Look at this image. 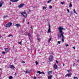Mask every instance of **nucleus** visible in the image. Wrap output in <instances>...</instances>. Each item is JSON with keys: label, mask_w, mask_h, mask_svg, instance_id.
Instances as JSON below:
<instances>
[{"label": "nucleus", "mask_w": 79, "mask_h": 79, "mask_svg": "<svg viewBox=\"0 0 79 79\" xmlns=\"http://www.w3.org/2000/svg\"><path fill=\"white\" fill-rule=\"evenodd\" d=\"M73 66H74V64H73Z\"/></svg>", "instance_id": "obj_52"}, {"label": "nucleus", "mask_w": 79, "mask_h": 79, "mask_svg": "<svg viewBox=\"0 0 79 79\" xmlns=\"http://www.w3.org/2000/svg\"><path fill=\"white\" fill-rule=\"evenodd\" d=\"M29 37V40H32V37L31 36V37Z\"/></svg>", "instance_id": "obj_21"}, {"label": "nucleus", "mask_w": 79, "mask_h": 79, "mask_svg": "<svg viewBox=\"0 0 79 79\" xmlns=\"http://www.w3.org/2000/svg\"><path fill=\"white\" fill-rule=\"evenodd\" d=\"M21 14L22 15H23L24 17H26V16H27V14L25 12H22L21 13Z\"/></svg>", "instance_id": "obj_3"}, {"label": "nucleus", "mask_w": 79, "mask_h": 79, "mask_svg": "<svg viewBox=\"0 0 79 79\" xmlns=\"http://www.w3.org/2000/svg\"><path fill=\"white\" fill-rule=\"evenodd\" d=\"M67 71L68 73H69L71 71V70H68Z\"/></svg>", "instance_id": "obj_35"}, {"label": "nucleus", "mask_w": 79, "mask_h": 79, "mask_svg": "<svg viewBox=\"0 0 79 79\" xmlns=\"http://www.w3.org/2000/svg\"><path fill=\"white\" fill-rule=\"evenodd\" d=\"M28 24H29V23L28 22Z\"/></svg>", "instance_id": "obj_50"}, {"label": "nucleus", "mask_w": 79, "mask_h": 79, "mask_svg": "<svg viewBox=\"0 0 79 79\" xmlns=\"http://www.w3.org/2000/svg\"><path fill=\"white\" fill-rule=\"evenodd\" d=\"M22 63H25V62L24 61H22Z\"/></svg>", "instance_id": "obj_37"}, {"label": "nucleus", "mask_w": 79, "mask_h": 79, "mask_svg": "<svg viewBox=\"0 0 79 79\" xmlns=\"http://www.w3.org/2000/svg\"><path fill=\"white\" fill-rule=\"evenodd\" d=\"M10 5H11V2H10Z\"/></svg>", "instance_id": "obj_47"}, {"label": "nucleus", "mask_w": 79, "mask_h": 79, "mask_svg": "<svg viewBox=\"0 0 79 79\" xmlns=\"http://www.w3.org/2000/svg\"><path fill=\"white\" fill-rule=\"evenodd\" d=\"M18 44H22V42H18Z\"/></svg>", "instance_id": "obj_38"}, {"label": "nucleus", "mask_w": 79, "mask_h": 79, "mask_svg": "<svg viewBox=\"0 0 79 79\" xmlns=\"http://www.w3.org/2000/svg\"><path fill=\"white\" fill-rule=\"evenodd\" d=\"M1 37H2V36L1 35H0V39L1 38Z\"/></svg>", "instance_id": "obj_49"}, {"label": "nucleus", "mask_w": 79, "mask_h": 79, "mask_svg": "<svg viewBox=\"0 0 79 79\" xmlns=\"http://www.w3.org/2000/svg\"><path fill=\"white\" fill-rule=\"evenodd\" d=\"M70 16H72V15H73V14H70Z\"/></svg>", "instance_id": "obj_43"}, {"label": "nucleus", "mask_w": 79, "mask_h": 79, "mask_svg": "<svg viewBox=\"0 0 79 79\" xmlns=\"http://www.w3.org/2000/svg\"><path fill=\"white\" fill-rule=\"evenodd\" d=\"M40 39H41V38H37V40L39 41V42H40Z\"/></svg>", "instance_id": "obj_22"}, {"label": "nucleus", "mask_w": 79, "mask_h": 79, "mask_svg": "<svg viewBox=\"0 0 79 79\" xmlns=\"http://www.w3.org/2000/svg\"><path fill=\"white\" fill-rule=\"evenodd\" d=\"M18 0H10V2H18Z\"/></svg>", "instance_id": "obj_13"}, {"label": "nucleus", "mask_w": 79, "mask_h": 79, "mask_svg": "<svg viewBox=\"0 0 79 79\" xmlns=\"http://www.w3.org/2000/svg\"><path fill=\"white\" fill-rule=\"evenodd\" d=\"M65 46H66V47H68L69 45H68V44H65Z\"/></svg>", "instance_id": "obj_40"}, {"label": "nucleus", "mask_w": 79, "mask_h": 79, "mask_svg": "<svg viewBox=\"0 0 79 79\" xmlns=\"http://www.w3.org/2000/svg\"><path fill=\"white\" fill-rule=\"evenodd\" d=\"M37 73H39V74H41V72L40 71H38L37 72Z\"/></svg>", "instance_id": "obj_23"}, {"label": "nucleus", "mask_w": 79, "mask_h": 79, "mask_svg": "<svg viewBox=\"0 0 79 79\" xmlns=\"http://www.w3.org/2000/svg\"><path fill=\"white\" fill-rule=\"evenodd\" d=\"M8 16L7 15H6L5 16H4L3 17V18H6V17H8Z\"/></svg>", "instance_id": "obj_27"}, {"label": "nucleus", "mask_w": 79, "mask_h": 79, "mask_svg": "<svg viewBox=\"0 0 79 79\" xmlns=\"http://www.w3.org/2000/svg\"><path fill=\"white\" fill-rule=\"evenodd\" d=\"M60 43H61V41H58V44H60Z\"/></svg>", "instance_id": "obj_32"}, {"label": "nucleus", "mask_w": 79, "mask_h": 79, "mask_svg": "<svg viewBox=\"0 0 79 79\" xmlns=\"http://www.w3.org/2000/svg\"><path fill=\"white\" fill-rule=\"evenodd\" d=\"M73 11L74 13H75V14H77V12H76V10H75V9L73 10Z\"/></svg>", "instance_id": "obj_24"}, {"label": "nucleus", "mask_w": 79, "mask_h": 79, "mask_svg": "<svg viewBox=\"0 0 79 79\" xmlns=\"http://www.w3.org/2000/svg\"><path fill=\"white\" fill-rule=\"evenodd\" d=\"M4 2L2 1L0 2V8L2 6V5H3Z\"/></svg>", "instance_id": "obj_7"}, {"label": "nucleus", "mask_w": 79, "mask_h": 79, "mask_svg": "<svg viewBox=\"0 0 79 79\" xmlns=\"http://www.w3.org/2000/svg\"><path fill=\"white\" fill-rule=\"evenodd\" d=\"M34 79H36V77H34Z\"/></svg>", "instance_id": "obj_45"}, {"label": "nucleus", "mask_w": 79, "mask_h": 79, "mask_svg": "<svg viewBox=\"0 0 79 79\" xmlns=\"http://www.w3.org/2000/svg\"><path fill=\"white\" fill-rule=\"evenodd\" d=\"M52 40V37H51L49 40V42Z\"/></svg>", "instance_id": "obj_30"}, {"label": "nucleus", "mask_w": 79, "mask_h": 79, "mask_svg": "<svg viewBox=\"0 0 79 79\" xmlns=\"http://www.w3.org/2000/svg\"><path fill=\"white\" fill-rule=\"evenodd\" d=\"M74 79H78V78H77V77H74Z\"/></svg>", "instance_id": "obj_31"}, {"label": "nucleus", "mask_w": 79, "mask_h": 79, "mask_svg": "<svg viewBox=\"0 0 79 79\" xmlns=\"http://www.w3.org/2000/svg\"><path fill=\"white\" fill-rule=\"evenodd\" d=\"M62 36V40L63 42H64V36L63 35V33H62V34H61V37Z\"/></svg>", "instance_id": "obj_6"}, {"label": "nucleus", "mask_w": 79, "mask_h": 79, "mask_svg": "<svg viewBox=\"0 0 79 79\" xmlns=\"http://www.w3.org/2000/svg\"><path fill=\"white\" fill-rule=\"evenodd\" d=\"M27 35H28L29 37H31V33H28V34Z\"/></svg>", "instance_id": "obj_18"}, {"label": "nucleus", "mask_w": 79, "mask_h": 79, "mask_svg": "<svg viewBox=\"0 0 79 79\" xmlns=\"http://www.w3.org/2000/svg\"><path fill=\"white\" fill-rule=\"evenodd\" d=\"M49 8L50 9H52V8H53V7H52V6H49Z\"/></svg>", "instance_id": "obj_26"}, {"label": "nucleus", "mask_w": 79, "mask_h": 79, "mask_svg": "<svg viewBox=\"0 0 79 79\" xmlns=\"http://www.w3.org/2000/svg\"><path fill=\"white\" fill-rule=\"evenodd\" d=\"M61 4H62V5H63V4H64V2H61Z\"/></svg>", "instance_id": "obj_34"}, {"label": "nucleus", "mask_w": 79, "mask_h": 79, "mask_svg": "<svg viewBox=\"0 0 79 79\" xmlns=\"http://www.w3.org/2000/svg\"><path fill=\"white\" fill-rule=\"evenodd\" d=\"M58 29L59 31V32L58 33V39H60L61 38V34H62V33H63V35L64 34V33L62 31L63 29H64V30H65V29L60 27H59Z\"/></svg>", "instance_id": "obj_1"}, {"label": "nucleus", "mask_w": 79, "mask_h": 79, "mask_svg": "<svg viewBox=\"0 0 79 79\" xmlns=\"http://www.w3.org/2000/svg\"><path fill=\"white\" fill-rule=\"evenodd\" d=\"M30 72L31 71L29 70H27L26 71H25V73H27V74H29Z\"/></svg>", "instance_id": "obj_11"}, {"label": "nucleus", "mask_w": 79, "mask_h": 79, "mask_svg": "<svg viewBox=\"0 0 79 79\" xmlns=\"http://www.w3.org/2000/svg\"><path fill=\"white\" fill-rule=\"evenodd\" d=\"M72 75V73H70L69 74H67L66 75H65V77H69V76H71Z\"/></svg>", "instance_id": "obj_9"}, {"label": "nucleus", "mask_w": 79, "mask_h": 79, "mask_svg": "<svg viewBox=\"0 0 79 79\" xmlns=\"http://www.w3.org/2000/svg\"><path fill=\"white\" fill-rule=\"evenodd\" d=\"M56 62L57 64V63H58V60H56Z\"/></svg>", "instance_id": "obj_41"}, {"label": "nucleus", "mask_w": 79, "mask_h": 79, "mask_svg": "<svg viewBox=\"0 0 79 79\" xmlns=\"http://www.w3.org/2000/svg\"><path fill=\"white\" fill-rule=\"evenodd\" d=\"M10 68L13 69L15 68V67L13 66V65H10Z\"/></svg>", "instance_id": "obj_16"}, {"label": "nucleus", "mask_w": 79, "mask_h": 79, "mask_svg": "<svg viewBox=\"0 0 79 79\" xmlns=\"http://www.w3.org/2000/svg\"><path fill=\"white\" fill-rule=\"evenodd\" d=\"M49 61H52V60H53V56H51L49 57Z\"/></svg>", "instance_id": "obj_4"}, {"label": "nucleus", "mask_w": 79, "mask_h": 79, "mask_svg": "<svg viewBox=\"0 0 79 79\" xmlns=\"http://www.w3.org/2000/svg\"><path fill=\"white\" fill-rule=\"evenodd\" d=\"M9 79H12V78H13V77L12 76H10L9 77Z\"/></svg>", "instance_id": "obj_19"}, {"label": "nucleus", "mask_w": 79, "mask_h": 79, "mask_svg": "<svg viewBox=\"0 0 79 79\" xmlns=\"http://www.w3.org/2000/svg\"><path fill=\"white\" fill-rule=\"evenodd\" d=\"M35 63H36V65H37L38 64V62L37 61H36Z\"/></svg>", "instance_id": "obj_29"}, {"label": "nucleus", "mask_w": 79, "mask_h": 79, "mask_svg": "<svg viewBox=\"0 0 79 79\" xmlns=\"http://www.w3.org/2000/svg\"><path fill=\"white\" fill-rule=\"evenodd\" d=\"M5 51H6V52H8L9 51V49H8V48H5Z\"/></svg>", "instance_id": "obj_12"}, {"label": "nucleus", "mask_w": 79, "mask_h": 79, "mask_svg": "<svg viewBox=\"0 0 79 79\" xmlns=\"http://www.w3.org/2000/svg\"><path fill=\"white\" fill-rule=\"evenodd\" d=\"M31 29H32L33 28H32V27H31Z\"/></svg>", "instance_id": "obj_48"}, {"label": "nucleus", "mask_w": 79, "mask_h": 79, "mask_svg": "<svg viewBox=\"0 0 79 79\" xmlns=\"http://www.w3.org/2000/svg\"><path fill=\"white\" fill-rule=\"evenodd\" d=\"M15 26H16V27H19V26H20V24H19V23H18L17 24H16L15 25Z\"/></svg>", "instance_id": "obj_14"}, {"label": "nucleus", "mask_w": 79, "mask_h": 79, "mask_svg": "<svg viewBox=\"0 0 79 79\" xmlns=\"http://www.w3.org/2000/svg\"><path fill=\"white\" fill-rule=\"evenodd\" d=\"M73 48L74 49H75V47H73Z\"/></svg>", "instance_id": "obj_46"}, {"label": "nucleus", "mask_w": 79, "mask_h": 79, "mask_svg": "<svg viewBox=\"0 0 79 79\" xmlns=\"http://www.w3.org/2000/svg\"><path fill=\"white\" fill-rule=\"evenodd\" d=\"M11 36H12V35H10L9 37H11Z\"/></svg>", "instance_id": "obj_39"}, {"label": "nucleus", "mask_w": 79, "mask_h": 79, "mask_svg": "<svg viewBox=\"0 0 79 79\" xmlns=\"http://www.w3.org/2000/svg\"><path fill=\"white\" fill-rule=\"evenodd\" d=\"M54 68L55 69H57L58 68V66H57V65L55 63L54 65Z\"/></svg>", "instance_id": "obj_8"}, {"label": "nucleus", "mask_w": 79, "mask_h": 79, "mask_svg": "<svg viewBox=\"0 0 79 79\" xmlns=\"http://www.w3.org/2000/svg\"><path fill=\"white\" fill-rule=\"evenodd\" d=\"M67 11H68V13H69V10L67 9Z\"/></svg>", "instance_id": "obj_36"}, {"label": "nucleus", "mask_w": 79, "mask_h": 79, "mask_svg": "<svg viewBox=\"0 0 79 79\" xmlns=\"http://www.w3.org/2000/svg\"><path fill=\"white\" fill-rule=\"evenodd\" d=\"M2 54L3 55L4 54H5V52L4 51L2 52Z\"/></svg>", "instance_id": "obj_28"}, {"label": "nucleus", "mask_w": 79, "mask_h": 79, "mask_svg": "<svg viewBox=\"0 0 79 79\" xmlns=\"http://www.w3.org/2000/svg\"><path fill=\"white\" fill-rule=\"evenodd\" d=\"M48 32L49 33L51 32V31H50V25H49V29L48 30Z\"/></svg>", "instance_id": "obj_10"}, {"label": "nucleus", "mask_w": 79, "mask_h": 79, "mask_svg": "<svg viewBox=\"0 0 79 79\" xmlns=\"http://www.w3.org/2000/svg\"><path fill=\"white\" fill-rule=\"evenodd\" d=\"M52 75H50L48 77V79H52Z\"/></svg>", "instance_id": "obj_15"}, {"label": "nucleus", "mask_w": 79, "mask_h": 79, "mask_svg": "<svg viewBox=\"0 0 79 79\" xmlns=\"http://www.w3.org/2000/svg\"><path fill=\"white\" fill-rule=\"evenodd\" d=\"M63 66H64V64H63Z\"/></svg>", "instance_id": "obj_53"}, {"label": "nucleus", "mask_w": 79, "mask_h": 79, "mask_svg": "<svg viewBox=\"0 0 79 79\" xmlns=\"http://www.w3.org/2000/svg\"><path fill=\"white\" fill-rule=\"evenodd\" d=\"M11 25H12V23H10L6 25V27H10Z\"/></svg>", "instance_id": "obj_2"}, {"label": "nucleus", "mask_w": 79, "mask_h": 79, "mask_svg": "<svg viewBox=\"0 0 79 79\" xmlns=\"http://www.w3.org/2000/svg\"><path fill=\"white\" fill-rule=\"evenodd\" d=\"M15 75H16V73H15Z\"/></svg>", "instance_id": "obj_51"}, {"label": "nucleus", "mask_w": 79, "mask_h": 79, "mask_svg": "<svg viewBox=\"0 0 79 79\" xmlns=\"http://www.w3.org/2000/svg\"><path fill=\"white\" fill-rule=\"evenodd\" d=\"M52 71H49L48 72V74H49V75H50V74H51V73H52Z\"/></svg>", "instance_id": "obj_25"}, {"label": "nucleus", "mask_w": 79, "mask_h": 79, "mask_svg": "<svg viewBox=\"0 0 79 79\" xmlns=\"http://www.w3.org/2000/svg\"><path fill=\"white\" fill-rule=\"evenodd\" d=\"M41 74H45V73H44V72H41Z\"/></svg>", "instance_id": "obj_42"}, {"label": "nucleus", "mask_w": 79, "mask_h": 79, "mask_svg": "<svg viewBox=\"0 0 79 79\" xmlns=\"http://www.w3.org/2000/svg\"><path fill=\"white\" fill-rule=\"evenodd\" d=\"M47 8V7L45 6H44L43 8V10H45V9H46Z\"/></svg>", "instance_id": "obj_20"}, {"label": "nucleus", "mask_w": 79, "mask_h": 79, "mask_svg": "<svg viewBox=\"0 0 79 79\" xmlns=\"http://www.w3.org/2000/svg\"><path fill=\"white\" fill-rule=\"evenodd\" d=\"M23 6H24V4H21L18 6V7L19 8H22Z\"/></svg>", "instance_id": "obj_5"}, {"label": "nucleus", "mask_w": 79, "mask_h": 79, "mask_svg": "<svg viewBox=\"0 0 79 79\" xmlns=\"http://www.w3.org/2000/svg\"><path fill=\"white\" fill-rule=\"evenodd\" d=\"M51 2V1L50 0H49V1H48L47 2L48 3H50Z\"/></svg>", "instance_id": "obj_33"}, {"label": "nucleus", "mask_w": 79, "mask_h": 79, "mask_svg": "<svg viewBox=\"0 0 79 79\" xmlns=\"http://www.w3.org/2000/svg\"><path fill=\"white\" fill-rule=\"evenodd\" d=\"M69 8H71V7H72V4H71V3H70V5H69Z\"/></svg>", "instance_id": "obj_17"}, {"label": "nucleus", "mask_w": 79, "mask_h": 79, "mask_svg": "<svg viewBox=\"0 0 79 79\" xmlns=\"http://www.w3.org/2000/svg\"><path fill=\"white\" fill-rule=\"evenodd\" d=\"M70 13H71V14H73V11H71L70 12Z\"/></svg>", "instance_id": "obj_44"}]
</instances>
